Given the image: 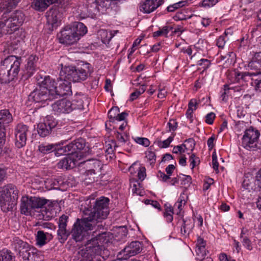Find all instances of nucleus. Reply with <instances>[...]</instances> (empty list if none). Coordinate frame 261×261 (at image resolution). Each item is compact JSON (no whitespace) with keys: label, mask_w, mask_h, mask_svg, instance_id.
<instances>
[{"label":"nucleus","mask_w":261,"mask_h":261,"mask_svg":"<svg viewBox=\"0 0 261 261\" xmlns=\"http://www.w3.org/2000/svg\"><path fill=\"white\" fill-rule=\"evenodd\" d=\"M87 32V27L82 22H76L72 27L66 26L57 34L60 43L70 45L76 43Z\"/></svg>","instance_id":"nucleus-1"},{"label":"nucleus","mask_w":261,"mask_h":261,"mask_svg":"<svg viewBox=\"0 0 261 261\" xmlns=\"http://www.w3.org/2000/svg\"><path fill=\"white\" fill-rule=\"evenodd\" d=\"M109 199L104 197L96 199L92 208L85 211L84 216L97 227V223L107 218L109 214Z\"/></svg>","instance_id":"nucleus-2"},{"label":"nucleus","mask_w":261,"mask_h":261,"mask_svg":"<svg viewBox=\"0 0 261 261\" xmlns=\"http://www.w3.org/2000/svg\"><path fill=\"white\" fill-rule=\"evenodd\" d=\"M96 227L95 223L90 222L88 218L84 216L82 219H77L74 223L71 232L72 238L76 242L87 239L96 233Z\"/></svg>","instance_id":"nucleus-3"},{"label":"nucleus","mask_w":261,"mask_h":261,"mask_svg":"<svg viewBox=\"0 0 261 261\" xmlns=\"http://www.w3.org/2000/svg\"><path fill=\"white\" fill-rule=\"evenodd\" d=\"M19 191L12 184H8L0 189V203L4 212L12 211L16 204Z\"/></svg>","instance_id":"nucleus-4"},{"label":"nucleus","mask_w":261,"mask_h":261,"mask_svg":"<svg viewBox=\"0 0 261 261\" xmlns=\"http://www.w3.org/2000/svg\"><path fill=\"white\" fill-rule=\"evenodd\" d=\"M61 67V75L63 77L73 82H80L86 80L89 73V63H83L76 67L73 66H63L60 64Z\"/></svg>","instance_id":"nucleus-5"},{"label":"nucleus","mask_w":261,"mask_h":261,"mask_svg":"<svg viewBox=\"0 0 261 261\" xmlns=\"http://www.w3.org/2000/svg\"><path fill=\"white\" fill-rule=\"evenodd\" d=\"M53 83L50 81L49 76H45L40 83L39 87L31 93L29 98L36 102H44L47 100L55 99L51 95V88H53L54 86Z\"/></svg>","instance_id":"nucleus-6"},{"label":"nucleus","mask_w":261,"mask_h":261,"mask_svg":"<svg viewBox=\"0 0 261 261\" xmlns=\"http://www.w3.org/2000/svg\"><path fill=\"white\" fill-rule=\"evenodd\" d=\"M25 15L21 11L16 10L9 17H3L0 21V26L5 34H12L23 23Z\"/></svg>","instance_id":"nucleus-7"},{"label":"nucleus","mask_w":261,"mask_h":261,"mask_svg":"<svg viewBox=\"0 0 261 261\" xmlns=\"http://www.w3.org/2000/svg\"><path fill=\"white\" fill-rule=\"evenodd\" d=\"M103 247L96 241V239L91 238L85 245V248L81 251L82 258L81 261H101V254Z\"/></svg>","instance_id":"nucleus-8"},{"label":"nucleus","mask_w":261,"mask_h":261,"mask_svg":"<svg viewBox=\"0 0 261 261\" xmlns=\"http://www.w3.org/2000/svg\"><path fill=\"white\" fill-rule=\"evenodd\" d=\"M50 81L53 83V88H51V95L54 98H57L58 96H64L70 94L71 92V86L70 81L67 79V77H63L61 75L56 82L50 77Z\"/></svg>","instance_id":"nucleus-9"},{"label":"nucleus","mask_w":261,"mask_h":261,"mask_svg":"<svg viewBox=\"0 0 261 261\" xmlns=\"http://www.w3.org/2000/svg\"><path fill=\"white\" fill-rule=\"evenodd\" d=\"M85 146V141L80 138L66 146L58 148L55 154L57 156L71 154L78 158L79 156H81V150L84 149Z\"/></svg>","instance_id":"nucleus-10"},{"label":"nucleus","mask_w":261,"mask_h":261,"mask_svg":"<svg viewBox=\"0 0 261 261\" xmlns=\"http://www.w3.org/2000/svg\"><path fill=\"white\" fill-rule=\"evenodd\" d=\"M259 135V132L257 129L253 128L246 129L242 138V146L247 150H255Z\"/></svg>","instance_id":"nucleus-11"},{"label":"nucleus","mask_w":261,"mask_h":261,"mask_svg":"<svg viewBox=\"0 0 261 261\" xmlns=\"http://www.w3.org/2000/svg\"><path fill=\"white\" fill-rule=\"evenodd\" d=\"M30 134L29 126L22 123L18 124L15 128V146L20 148L26 144L27 137Z\"/></svg>","instance_id":"nucleus-12"},{"label":"nucleus","mask_w":261,"mask_h":261,"mask_svg":"<svg viewBox=\"0 0 261 261\" xmlns=\"http://www.w3.org/2000/svg\"><path fill=\"white\" fill-rule=\"evenodd\" d=\"M142 244L139 241H133L126 246L119 252L121 259L126 260L129 257L134 256L142 250Z\"/></svg>","instance_id":"nucleus-13"},{"label":"nucleus","mask_w":261,"mask_h":261,"mask_svg":"<svg viewBox=\"0 0 261 261\" xmlns=\"http://www.w3.org/2000/svg\"><path fill=\"white\" fill-rule=\"evenodd\" d=\"M21 61L20 57L10 56L2 61L1 64L17 76L20 71Z\"/></svg>","instance_id":"nucleus-14"},{"label":"nucleus","mask_w":261,"mask_h":261,"mask_svg":"<svg viewBox=\"0 0 261 261\" xmlns=\"http://www.w3.org/2000/svg\"><path fill=\"white\" fill-rule=\"evenodd\" d=\"M164 3V0H144L139 5V10L143 13L149 14L154 11Z\"/></svg>","instance_id":"nucleus-15"},{"label":"nucleus","mask_w":261,"mask_h":261,"mask_svg":"<svg viewBox=\"0 0 261 261\" xmlns=\"http://www.w3.org/2000/svg\"><path fill=\"white\" fill-rule=\"evenodd\" d=\"M52 107L55 111L59 113H69L72 110L71 102L66 99H62L56 102Z\"/></svg>","instance_id":"nucleus-16"},{"label":"nucleus","mask_w":261,"mask_h":261,"mask_svg":"<svg viewBox=\"0 0 261 261\" xmlns=\"http://www.w3.org/2000/svg\"><path fill=\"white\" fill-rule=\"evenodd\" d=\"M47 22L52 27L57 28L60 25L61 21V14L58 10L50 9L47 12Z\"/></svg>","instance_id":"nucleus-17"},{"label":"nucleus","mask_w":261,"mask_h":261,"mask_svg":"<svg viewBox=\"0 0 261 261\" xmlns=\"http://www.w3.org/2000/svg\"><path fill=\"white\" fill-rule=\"evenodd\" d=\"M32 196H23L21 198V213L26 216H31L34 214Z\"/></svg>","instance_id":"nucleus-18"},{"label":"nucleus","mask_w":261,"mask_h":261,"mask_svg":"<svg viewBox=\"0 0 261 261\" xmlns=\"http://www.w3.org/2000/svg\"><path fill=\"white\" fill-rule=\"evenodd\" d=\"M74 156L69 154L67 157L64 158L58 163V168L67 170L73 168L77 164V160L74 159Z\"/></svg>","instance_id":"nucleus-19"},{"label":"nucleus","mask_w":261,"mask_h":261,"mask_svg":"<svg viewBox=\"0 0 261 261\" xmlns=\"http://www.w3.org/2000/svg\"><path fill=\"white\" fill-rule=\"evenodd\" d=\"M12 115H0V148L5 142V124L11 122Z\"/></svg>","instance_id":"nucleus-20"},{"label":"nucleus","mask_w":261,"mask_h":261,"mask_svg":"<svg viewBox=\"0 0 261 261\" xmlns=\"http://www.w3.org/2000/svg\"><path fill=\"white\" fill-rule=\"evenodd\" d=\"M17 76L9 72V70L4 66L2 64L0 65V82L1 83H7L13 80Z\"/></svg>","instance_id":"nucleus-21"},{"label":"nucleus","mask_w":261,"mask_h":261,"mask_svg":"<svg viewBox=\"0 0 261 261\" xmlns=\"http://www.w3.org/2000/svg\"><path fill=\"white\" fill-rule=\"evenodd\" d=\"M53 239L51 233L44 232L43 230H38L36 236L37 244L42 246Z\"/></svg>","instance_id":"nucleus-22"},{"label":"nucleus","mask_w":261,"mask_h":261,"mask_svg":"<svg viewBox=\"0 0 261 261\" xmlns=\"http://www.w3.org/2000/svg\"><path fill=\"white\" fill-rule=\"evenodd\" d=\"M38 60V58L32 55L28 59L27 64L25 66L27 73L29 76H32L36 70V63Z\"/></svg>","instance_id":"nucleus-23"},{"label":"nucleus","mask_w":261,"mask_h":261,"mask_svg":"<svg viewBox=\"0 0 261 261\" xmlns=\"http://www.w3.org/2000/svg\"><path fill=\"white\" fill-rule=\"evenodd\" d=\"M23 260L28 261H35V257L37 256L36 249L31 248L29 246L27 249L21 251L19 254Z\"/></svg>","instance_id":"nucleus-24"},{"label":"nucleus","mask_w":261,"mask_h":261,"mask_svg":"<svg viewBox=\"0 0 261 261\" xmlns=\"http://www.w3.org/2000/svg\"><path fill=\"white\" fill-rule=\"evenodd\" d=\"M194 222L191 219H183L182 224L181 227V233L185 236H188L194 227Z\"/></svg>","instance_id":"nucleus-25"},{"label":"nucleus","mask_w":261,"mask_h":261,"mask_svg":"<svg viewBox=\"0 0 261 261\" xmlns=\"http://www.w3.org/2000/svg\"><path fill=\"white\" fill-rule=\"evenodd\" d=\"M58 146H60V144L42 143L38 146V150L43 154L50 153L54 150H56V152L58 149L61 147H57Z\"/></svg>","instance_id":"nucleus-26"},{"label":"nucleus","mask_w":261,"mask_h":261,"mask_svg":"<svg viewBox=\"0 0 261 261\" xmlns=\"http://www.w3.org/2000/svg\"><path fill=\"white\" fill-rule=\"evenodd\" d=\"M95 230H96V233H94V236H93V237H95L93 239H96V241L98 242L101 245V246H103V244L109 242L111 237V233L105 232L97 234L96 227L95 228ZM92 237H93V236H92Z\"/></svg>","instance_id":"nucleus-27"},{"label":"nucleus","mask_w":261,"mask_h":261,"mask_svg":"<svg viewBox=\"0 0 261 261\" xmlns=\"http://www.w3.org/2000/svg\"><path fill=\"white\" fill-rule=\"evenodd\" d=\"M32 199L34 213L37 209L42 208L48 201L45 198L36 196H32Z\"/></svg>","instance_id":"nucleus-28"},{"label":"nucleus","mask_w":261,"mask_h":261,"mask_svg":"<svg viewBox=\"0 0 261 261\" xmlns=\"http://www.w3.org/2000/svg\"><path fill=\"white\" fill-rule=\"evenodd\" d=\"M246 74V72H241L238 70H234L230 72L229 75L230 77L229 78L231 82L237 83L240 80L243 79Z\"/></svg>","instance_id":"nucleus-29"},{"label":"nucleus","mask_w":261,"mask_h":261,"mask_svg":"<svg viewBox=\"0 0 261 261\" xmlns=\"http://www.w3.org/2000/svg\"><path fill=\"white\" fill-rule=\"evenodd\" d=\"M100 13L94 2L87 7V15L92 18H96Z\"/></svg>","instance_id":"nucleus-30"},{"label":"nucleus","mask_w":261,"mask_h":261,"mask_svg":"<svg viewBox=\"0 0 261 261\" xmlns=\"http://www.w3.org/2000/svg\"><path fill=\"white\" fill-rule=\"evenodd\" d=\"M0 261H15V257L8 250H2L0 251Z\"/></svg>","instance_id":"nucleus-31"},{"label":"nucleus","mask_w":261,"mask_h":261,"mask_svg":"<svg viewBox=\"0 0 261 261\" xmlns=\"http://www.w3.org/2000/svg\"><path fill=\"white\" fill-rule=\"evenodd\" d=\"M14 245L15 250L18 251L19 254L21 253V251L27 249L28 247L29 246L27 242H23L18 238L14 239Z\"/></svg>","instance_id":"nucleus-32"},{"label":"nucleus","mask_w":261,"mask_h":261,"mask_svg":"<svg viewBox=\"0 0 261 261\" xmlns=\"http://www.w3.org/2000/svg\"><path fill=\"white\" fill-rule=\"evenodd\" d=\"M125 115H116L114 117L111 116L109 118L110 122L124 121L119 127V129L122 131L123 130L127 125V122L125 120Z\"/></svg>","instance_id":"nucleus-33"},{"label":"nucleus","mask_w":261,"mask_h":261,"mask_svg":"<svg viewBox=\"0 0 261 261\" xmlns=\"http://www.w3.org/2000/svg\"><path fill=\"white\" fill-rule=\"evenodd\" d=\"M37 131L40 136L44 137L49 134L51 129L43 122L38 124Z\"/></svg>","instance_id":"nucleus-34"},{"label":"nucleus","mask_w":261,"mask_h":261,"mask_svg":"<svg viewBox=\"0 0 261 261\" xmlns=\"http://www.w3.org/2000/svg\"><path fill=\"white\" fill-rule=\"evenodd\" d=\"M199 104V100L195 98L191 99L189 102L186 114H192L198 108Z\"/></svg>","instance_id":"nucleus-35"},{"label":"nucleus","mask_w":261,"mask_h":261,"mask_svg":"<svg viewBox=\"0 0 261 261\" xmlns=\"http://www.w3.org/2000/svg\"><path fill=\"white\" fill-rule=\"evenodd\" d=\"M33 6L36 10L41 11L45 10L48 7L46 0H34Z\"/></svg>","instance_id":"nucleus-36"},{"label":"nucleus","mask_w":261,"mask_h":261,"mask_svg":"<svg viewBox=\"0 0 261 261\" xmlns=\"http://www.w3.org/2000/svg\"><path fill=\"white\" fill-rule=\"evenodd\" d=\"M196 259L198 261H202L206 256V251L205 247L195 248Z\"/></svg>","instance_id":"nucleus-37"},{"label":"nucleus","mask_w":261,"mask_h":261,"mask_svg":"<svg viewBox=\"0 0 261 261\" xmlns=\"http://www.w3.org/2000/svg\"><path fill=\"white\" fill-rule=\"evenodd\" d=\"M44 122L51 130L58 124L57 121L54 118L53 115H47L44 120Z\"/></svg>","instance_id":"nucleus-38"},{"label":"nucleus","mask_w":261,"mask_h":261,"mask_svg":"<svg viewBox=\"0 0 261 261\" xmlns=\"http://www.w3.org/2000/svg\"><path fill=\"white\" fill-rule=\"evenodd\" d=\"M94 3L101 13L110 5V0H95Z\"/></svg>","instance_id":"nucleus-39"},{"label":"nucleus","mask_w":261,"mask_h":261,"mask_svg":"<svg viewBox=\"0 0 261 261\" xmlns=\"http://www.w3.org/2000/svg\"><path fill=\"white\" fill-rule=\"evenodd\" d=\"M227 35L228 33L225 31V32L217 39L216 44L219 48H223L224 47L227 40Z\"/></svg>","instance_id":"nucleus-40"},{"label":"nucleus","mask_w":261,"mask_h":261,"mask_svg":"<svg viewBox=\"0 0 261 261\" xmlns=\"http://www.w3.org/2000/svg\"><path fill=\"white\" fill-rule=\"evenodd\" d=\"M169 31L170 30L168 26H164L162 29H160L158 31L154 32L153 33V36L154 37L159 36H165L167 37Z\"/></svg>","instance_id":"nucleus-41"},{"label":"nucleus","mask_w":261,"mask_h":261,"mask_svg":"<svg viewBox=\"0 0 261 261\" xmlns=\"http://www.w3.org/2000/svg\"><path fill=\"white\" fill-rule=\"evenodd\" d=\"M195 15L192 14L191 15L187 16L182 11H179L177 12L175 15L173 17V19L175 21H180V20H186L188 19H190L192 18L193 16Z\"/></svg>","instance_id":"nucleus-42"},{"label":"nucleus","mask_w":261,"mask_h":261,"mask_svg":"<svg viewBox=\"0 0 261 261\" xmlns=\"http://www.w3.org/2000/svg\"><path fill=\"white\" fill-rule=\"evenodd\" d=\"M19 1L20 0H8L4 4V7L7 11H10L16 7Z\"/></svg>","instance_id":"nucleus-43"},{"label":"nucleus","mask_w":261,"mask_h":261,"mask_svg":"<svg viewBox=\"0 0 261 261\" xmlns=\"http://www.w3.org/2000/svg\"><path fill=\"white\" fill-rule=\"evenodd\" d=\"M145 157L150 164H154L156 160V155L155 152L152 151H147L145 152Z\"/></svg>","instance_id":"nucleus-44"},{"label":"nucleus","mask_w":261,"mask_h":261,"mask_svg":"<svg viewBox=\"0 0 261 261\" xmlns=\"http://www.w3.org/2000/svg\"><path fill=\"white\" fill-rule=\"evenodd\" d=\"M174 136H170L168 139L164 141H158V146L161 148H167L169 146L171 142L173 140Z\"/></svg>","instance_id":"nucleus-45"},{"label":"nucleus","mask_w":261,"mask_h":261,"mask_svg":"<svg viewBox=\"0 0 261 261\" xmlns=\"http://www.w3.org/2000/svg\"><path fill=\"white\" fill-rule=\"evenodd\" d=\"M100 35L101 36V40L103 43L109 41L112 38V36L110 33L106 30H101L99 32Z\"/></svg>","instance_id":"nucleus-46"},{"label":"nucleus","mask_w":261,"mask_h":261,"mask_svg":"<svg viewBox=\"0 0 261 261\" xmlns=\"http://www.w3.org/2000/svg\"><path fill=\"white\" fill-rule=\"evenodd\" d=\"M115 135L117 140L121 143H125L128 139V136L125 134H123L118 132H116Z\"/></svg>","instance_id":"nucleus-47"},{"label":"nucleus","mask_w":261,"mask_h":261,"mask_svg":"<svg viewBox=\"0 0 261 261\" xmlns=\"http://www.w3.org/2000/svg\"><path fill=\"white\" fill-rule=\"evenodd\" d=\"M66 227L59 226V229L58 230V236L61 237V239L65 240L67 239L68 233L66 230Z\"/></svg>","instance_id":"nucleus-48"},{"label":"nucleus","mask_w":261,"mask_h":261,"mask_svg":"<svg viewBox=\"0 0 261 261\" xmlns=\"http://www.w3.org/2000/svg\"><path fill=\"white\" fill-rule=\"evenodd\" d=\"M214 184V179L212 178L206 177L204 179L203 189L204 191L207 190L210 186Z\"/></svg>","instance_id":"nucleus-49"},{"label":"nucleus","mask_w":261,"mask_h":261,"mask_svg":"<svg viewBox=\"0 0 261 261\" xmlns=\"http://www.w3.org/2000/svg\"><path fill=\"white\" fill-rule=\"evenodd\" d=\"M217 2V0H203L201 6L203 7L210 8L214 6Z\"/></svg>","instance_id":"nucleus-50"},{"label":"nucleus","mask_w":261,"mask_h":261,"mask_svg":"<svg viewBox=\"0 0 261 261\" xmlns=\"http://www.w3.org/2000/svg\"><path fill=\"white\" fill-rule=\"evenodd\" d=\"M181 185L189 186L192 183V178L189 175H183L181 178Z\"/></svg>","instance_id":"nucleus-51"},{"label":"nucleus","mask_w":261,"mask_h":261,"mask_svg":"<svg viewBox=\"0 0 261 261\" xmlns=\"http://www.w3.org/2000/svg\"><path fill=\"white\" fill-rule=\"evenodd\" d=\"M242 243L243 245L248 250L250 251L252 249L251 241L247 237L243 238Z\"/></svg>","instance_id":"nucleus-52"},{"label":"nucleus","mask_w":261,"mask_h":261,"mask_svg":"<svg viewBox=\"0 0 261 261\" xmlns=\"http://www.w3.org/2000/svg\"><path fill=\"white\" fill-rule=\"evenodd\" d=\"M184 147L185 149H188L187 145L186 144H184L181 145H177L174 146L173 149V153H182L185 152V150L184 149Z\"/></svg>","instance_id":"nucleus-53"},{"label":"nucleus","mask_w":261,"mask_h":261,"mask_svg":"<svg viewBox=\"0 0 261 261\" xmlns=\"http://www.w3.org/2000/svg\"><path fill=\"white\" fill-rule=\"evenodd\" d=\"M197 65L202 66L204 69H207L211 65L210 60L205 59H201L198 61Z\"/></svg>","instance_id":"nucleus-54"},{"label":"nucleus","mask_w":261,"mask_h":261,"mask_svg":"<svg viewBox=\"0 0 261 261\" xmlns=\"http://www.w3.org/2000/svg\"><path fill=\"white\" fill-rule=\"evenodd\" d=\"M135 140L137 143L145 146L146 147L148 146L149 145V141L147 138L138 137Z\"/></svg>","instance_id":"nucleus-55"},{"label":"nucleus","mask_w":261,"mask_h":261,"mask_svg":"<svg viewBox=\"0 0 261 261\" xmlns=\"http://www.w3.org/2000/svg\"><path fill=\"white\" fill-rule=\"evenodd\" d=\"M212 158L213 168L215 171H218L219 163L217 161V157L216 152H214L213 153Z\"/></svg>","instance_id":"nucleus-56"},{"label":"nucleus","mask_w":261,"mask_h":261,"mask_svg":"<svg viewBox=\"0 0 261 261\" xmlns=\"http://www.w3.org/2000/svg\"><path fill=\"white\" fill-rule=\"evenodd\" d=\"M146 176V169L144 167L141 166L139 168V171L138 173V177L141 180H143L145 179Z\"/></svg>","instance_id":"nucleus-57"},{"label":"nucleus","mask_w":261,"mask_h":261,"mask_svg":"<svg viewBox=\"0 0 261 261\" xmlns=\"http://www.w3.org/2000/svg\"><path fill=\"white\" fill-rule=\"evenodd\" d=\"M168 125L169 126V131H174L177 128V122L176 121V120L175 119H170L168 123Z\"/></svg>","instance_id":"nucleus-58"},{"label":"nucleus","mask_w":261,"mask_h":261,"mask_svg":"<svg viewBox=\"0 0 261 261\" xmlns=\"http://www.w3.org/2000/svg\"><path fill=\"white\" fill-rule=\"evenodd\" d=\"M181 51L189 55L191 59H192L196 54V53H195L193 55H192L193 50L191 46H188L187 48H183L181 50Z\"/></svg>","instance_id":"nucleus-59"},{"label":"nucleus","mask_w":261,"mask_h":261,"mask_svg":"<svg viewBox=\"0 0 261 261\" xmlns=\"http://www.w3.org/2000/svg\"><path fill=\"white\" fill-rule=\"evenodd\" d=\"M139 187L140 184L138 183L137 181H134L132 188V192L133 193L141 195V191Z\"/></svg>","instance_id":"nucleus-60"},{"label":"nucleus","mask_w":261,"mask_h":261,"mask_svg":"<svg viewBox=\"0 0 261 261\" xmlns=\"http://www.w3.org/2000/svg\"><path fill=\"white\" fill-rule=\"evenodd\" d=\"M190 166L193 169L196 166V163L199 162L198 158H196L195 154H192L190 157Z\"/></svg>","instance_id":"nucleus-61"},{"label":"nucleus","mask_w":261,"mask_h":261,"mask_svg":"<svg viewBox=\"0 0 261 261\" xmlns=\"http://www.w3.org/2000/svg\"><path fill=\"white\" fill-rule=\"evenodd\" d=\"M68 217L65 215H62L59 220V226L66 227Z\"/></svg>","instance_id":"nucleus-62"},{"label":"nucleus","mask_w":261,"mask_h":261,"mask_svg":"<svg viewBox=\"0 0 261 261\" xmlns=\"http://www.w3.org/2000/svg\"><path fill=\"white\" fill-rule=\"evenodd\" d=\"M234 57V54L232 52H229L226 56H221V60H224L226 59V61L229 62V60H230V62H232V60Z\"/></svg>","instance_id":"nucleus-63"},{"label":"nucleus","mask_w":261,"mask_h":261,"mask_svg":"<svg viewBox=\"0 0 261 261\" xmlns=\"http://www.w3.org/2000/svg\"><path fill=\"white\" fill-rule=\"evenodd\" d=\"M255 178L256 185L261 188V168L257 172Z\"/></svg>","instance_id":"nucleus-64"}]
</instances>
